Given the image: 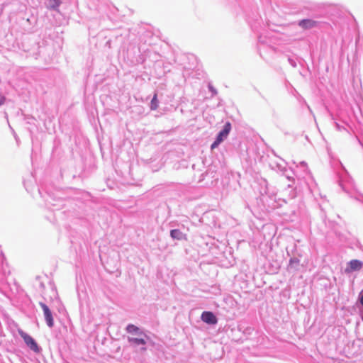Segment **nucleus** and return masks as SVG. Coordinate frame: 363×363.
I'll return each mask as SVG.
<instances>
[{
    "mask_svg": "<svg viewBox=\"0 0 363 363\" xmlns=\"http://www.w3.org/2000/svg\"><path fill=\"white\" fill-rule=\"evenodd\" d=\"M230 130H231V124H230V122H228V123H225V126L223 128V130H221L218 133L216 141L211 145V149L212 150L216 148L218 146V145L220 143H222L225 138H227V136L228 135L229 133L230 132Z\"/></svg>",
    "mask_w": 363,
    "mask_h": 363,
    "instance_id": "obj_1",
    "label": "nucleus"
},
{
    "mask_svg": "<svg viewBox=\"0 0 363 363\" xmlns=\"http://www.w3.org/2000/svg\"><path fill=\"white\" fill-rule=\"evenodd\" d=\"M18 333L21 335V337L23 339L25 343L27 345L28 347H30V350H33L34 352L39 351L38 344L31 336H30L29 335H28L21 330H18Z\"/></svg>",
    "mask_w": 363,
    "mask_h": 363,
    "instance_id": "obj_2",
    "label": "nucleus"
},
{
    "mask_svg": "<svg viewBox=\"0 0 363 363\" xmlns=\"http://www.w3.org/2000/svg\"><path fill=\"white\" fill-rule=\"evenodd\" d=\"M39 305L40 306V307L42 308V309L43 311L45 319L46 320V323H47L48 326L50 328L53 327L54 319H53L52 314L50 309L46 304H45L43 302H40Z\"/></svg>",
    "mask_w": 363,
    "mask_h": 363,
    "instance_id": "obj_3",
    "label": "nucleus"
},
{
    "mask_svg": "<svg viewBox=\"0 0 363 363\" xmlns=\"http://www.w3.org/2000/svg\"><path fill=\"white\" fill-rule=\"evenodd\" d=\"M201 320L208 324H216L217 323V318L216 315L210 311H204L201 314Z\"/></svg>",
    "mask_w": 363,
    "mask_h": 363,
    "instance_id": "obj_4",
    "label": "nucleus"
},
{
    "mask_svg": "<svg viewBox=\"0 0 363 363\" xmlns=\"http://www.w3.org/2000/svg\"><path fill=\"white\" fill-rule=\"evenodd\" d=\"M350 269H347L346 272H350L352 271L359 270L362 267V262L357 259H352L349 263Z\"/></svg>",
    "mask_w": 363,
    "mask_h": 363,
    "instance_id": "obj_5",
    "label": "nucleus"
},
{
    "mask_svg": "<svg viewBox=\"0 0 363 363\" xmlns=\"http://www.w3.org/2000/svg\"><path fill=\"white\" fill-rule=\"evenodd\" d=\"M170 235L173 239L182 240L186 239V235L183 234L179 230L174 229L170 231Z\"/></svg>",
    "mask_w": 363,
    "mask_h": 363,
    "instance_id": "obj_6",
    "label": "nucleus"
},
{
    "mask_svg": "<svg viewBox=\"0 0 363 363\" xmlns=\"http://www.w3.org/2000/svg\"><path fill=\"white\" fill-rule=\"evenodd\" d=\"M127 330L130 333H134L139 336H145V335H144L142 332H140V329L134 325H129L127 327Z\"/></svg>",
    "mask_w": 363,
    "mask_h": 363,
    "instance_id": "obj_7",
    "label": "nucleus"
},
{
    "mask_svg": "<svg viewBox=\"0 0 363 363\" xmlns=\"http://www.w3.org/2000/svg\"><path fill=\"white\" fill-rule=\"evenodd\" d=\"M143 337L144 336H139V335L137 337H129V341L136 345H145V340L143 338Z\"/></svg>",
    "mask_w": 363,
    "mask_h": 363,
    "instance_id": "obj_8",
    "label": "nucleus"
},
{
    "mask_svg": "<svg viewBox=\"0 0 363 363\" xmlns=\"http://www.w3.org/2000/svg\"><path fill=\"white\" fill-rule=\"evenodd\" d=\"M159 106V102L157 100V94L155 93L150 103L151 110H156Z\"/></svg>",
    "mask_w": 363,
    "mask_h": 363,
    "instance_id": "obj_9",
    "label": "nucleus"
},
{
    "mask_svg": "<svg viewBox=\"0 0 363 363\" xmlns=\"http://www.w3.org/2000/svg\"><path fill=\"white\" fill-rule=\"evenodd\" d=\"M62 0H50V7L57 9L61 4Z\"/></svg>",
    "mask_w": 363,
    "mask_h": 363,
    "instance_id": "obj_10",
    "label": "nucleus"
},
{
    "mask_svg": "<svg viewBox=\"0 0 363 363\" xmlns=\"http://www.w3.org/2000/svg\"><path fill=\"white\" fill-rule=\"evenodd\" d=\"M5 101V97L0 94V106Z\"/></svg>",
    "mask_w": 363,
    "mask_h": 363,
    "instance_id": "obj_11",
    "label": "nucleus"
},
{
    "mask_svg": "<svg viewBox=\"0 0 363 363\" xmlns=\"http://www.w3.org/2000/svg\"><path fill=\"white\" fill-rule=\"evenodd\" d=\"M300 23H311V21H310V20H308V19H303V20H302Z\"/></svg>",
    "mask_w": 363,
    "mask_h": 363,
    "instance_id": "obj_12",
    "label": "nucleus"
},
{
    "mask_svg": "<svg viewBox=\"0 0 363 363\" xmlns=\"http://www.w3.org/2000/svg\"><path fill=\"white\" fill-rule=\"evenodd\" d=\"M359 302L363 306V295L359 298Z\"/></svg>",
    "mask_w": 363,
    "mask_h": 363,
    "instance_id": "obj_13",
    "label": "nucleus"
},
{
    "mask_svg": "<svg viewBox=\"0 0 363 363\" xmlns=\"http://www.w3.org/2000/svg\"><path fill=\"white\" fill-rule=\"evenodd\" d=\"M303 28H308V24H303Z\"/></svg>",
    "mask_w": 363,
    "mask_h": 363,
    "instance_id": "obj_14",
    "label": "nucleus"
}]
</instances>
